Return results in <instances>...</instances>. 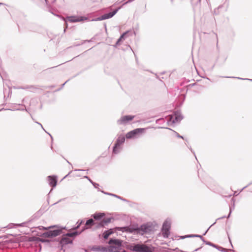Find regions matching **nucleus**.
Returning <instances> with one entry per match:
<instances>
[{
	"instance_id": "a211bd4d",
	"label": "nucleus",
	"mask_w": 252,
	"mask_h": 252,
	"mask_svg": "<svg viewBox=\"0 0 252 252\" xmlns=\"http://www.w3.org/2000/svg\"><path fill=\"white\" fill-rule=\"evenodd\" d=\"M113 233V231L112 229H109L108 230L104 231V232L102 234V237L104 239H107L109 236Z\"/></svg>"
},
{
	"instance_id": "6ab92c4d",
	"label": "nucleus",
	"mask_w": 252,
	"mask_h": 252,
	"mask_svg": "<svg viewBox=\"0 0 252 252\" xmlns=\"http://www.w3.org/2000/svg\"><path fill=\"white\" fill-rule=\"evenodd\" d=\"M122 149V148L121 146L120 147V146L115 147V144H114V145L113 147L112 153L113 154L117 155L121 152Z\"/></svg>"
},
{
	"instance_id": "4468645a",
	"label": "nucleus",
	"mask_w": 252,
	"mask_h": 252,
	"mask_svg": "<svg viewBox=\"0 0 252 252\" xmlns=\"http://www.w3.org/2000/svg\"><path fill=\"white\" fill-rule=\"evenodd\" d=\"M68 21L71 23L78 22L86 20L87 18L83 17H77L76 16H71L67 17Z\"/></svg>"
},
{
	"instance_id": "9d476101",
	"label": "nucleus",
	"mask_w": 252,
	"mask_h": 252,
	"mask_svg": "<svg viewBox=\"0 0 252 252\" xmlns=\"http://www.w3.org/2000/svg\"><path fill=\"white\" fill-rule=\"evenodd\" d=\"M98 222H95L93 219H89L85 223V225L83 227L81 232L85 229L92 228L93 226H94L96 228L97 223Z\"/></svg>"
},
{
	"instance_id": "bf43d9fd",
	"label": "nucleus",
	"mask_w": 252,
	"mask_h": 252,
	"mask_svg": "<svg viewBox=\"0 0 252 252\" xmlns=\"http://www.w3.org/2000/svg\"><path fill=\"white\" fill-rule=\"evenodd\" d=\"M200 248H198V249H195L194 251V252H197Z\"/></svg>"
},
{
	"instance_id": "c9c22d12",
	"label": "nucleus",
	"mask_w": 252,
	"mask_h": 252,
	"mask_svg": "<svg viewBox=\"0 0 252 252\" xmlns=\"http://www.w3.org/2000/svg\"><path fill=\"white\" fill-rule=\"evenodd\" d=\"M68 81H69V80H67V81H66L62 85L61 87L60 88L58 89V90H57L56 91H59L60 90H61L63 87V86H64L65 83H66Z\"/></svg>"
},
{
	"instance_id": "b1692460",
	"label": "nucleus",
	"mask_w": 252,
	"mask_h": 252,
	"mask_svg": "<svg viewBox=\"0 0 252 252\" xmlns=\"http://www.w3.org/2000/svg\"><path fill=\"white\" fill-rule=\"evenodd\" d=\"M220 9H219V7L216 8L214 9L213 11V14L215 15H219L220 13Z\"/></svg>"
},
{
	"instance_id": "052dcab7",
	"label": "nucleus",
	"mask_w": 252,
	"mask_h": 252,
	"mask_svg": "<svg viewBox=\"0 0 252 252\" xmlns=\"http://www.w3.org/2000/svg\"><path fill=\"white\" fill-rule=\"evenodd\" d=\"M226 78H234V77H229V76H227L226 77Z\"/></svg>"
},
{
	"instance_id": "473e14b6",
	"label": "nucleus",
	"mask_w": 252,
	"mask_h": 252,
	"mask_svg": "<svg viewBox=\"0 0 252 252\" xmlns=\"http://www.w3.org/2000/svg\"><path fill=\"white\" fill-rule=\"evenodd\" d=\"M23 106L22 104H14L11 106V108L10 109H12L13 108H18L17 106Z\"/></svg>"
},
{
	"instance_id": "5fc2aeb1",
	"label": "nucleus",
	"mask_w": 252,
	"mask_h": 252,
	"mask_svg": "<svg viewBox=\"0 0 252 252\" xmlns=\"http://www.w3.org/2000/svg\"><path fill=\"white\" fill-rule=\"evenodd\" d=\"M49 11H50L51 13H52L53 14L55 15V14L53 12V11H52V10H51V9H50V10H49Z\"/></svg>"
},
{
	"instance_id": "f03ea898",
	"label": "nucleus",
	"mask_w": 252,
	"mask_h": 252,
	"mask_svg": "<svg viewBox=\"0 0 252 252\" xmlns=\"http://www.w3.org/2000/svg\"><path fill=\"white\" fill-rule=\"evenodd\" d=\"M40 230H48L49 229L53 228V229L48 230V231L44 232L42 236L46 238H53L60 235L64 229L63 227H56L55 226H50L48 227H45L42 226H38Z\"/></svg>"
},
{
	"instance_id": "49530a36",
	"label": "nucleus",
	"mask_w": 252,
	"mask_h": 252,
	"mask_svg": "<svg viewBox=\"0 0 252 252\" xmlns=\"http://www.w3.org/2000/svg\"><path fill=\"white\" fill-rule=\"evenodd\" d=\"M122 40H123V39H120V38L118 39V40L117 41L116 44L117 45H119V44H120V42L121 41H122Z\"/></svg>"
},
{
	"instance_id": "f3484780",
	"label": "nucleus",
	"mask_w": 252,
	"mask_h": 252,
	"mask_svg": "<svg viewBox=\"0 0 252 252\" xmlns=\"http://www.w3.org/2000/svg\"><path fill=\"white\" fill-rule=\"evenodd\" d=\"M104 217V214L102 213H96L92 215L95 220H100Z\"/></svg>"
},
{
	"instance_id": "37998d69",
	"label": "nucleus",
	"mask_w": 252,
	"mask_h": 252,
	"mask_svg": "<svg viewBox=\"0 0 252 252\" xmlns=\"http://www.w3.org/2000/svg\"><path fill=\"white\" fill-rule=\"evenodd\" d=\"M235 199L232 198L231 200V203L233 205V208H234V206H235Z\"/></svg>"
},
{
	"instance_id": "f257e3e1",
	"label": "nucleus",
	"mask_w": 252,
	"mask_h": 252,
	"mask_svg": "<svg viewBox=\"0 0 252 252\" xmlns=\"http://www.w3.org/2000/svg\"><path fill=\"white\" fill-rule=\"evenodd\" d=\"M116 230L122 232H127L129 233H136L137 234L143 235L144 234H149L154 229V227L152 223H147L142 224L139 227L138 226H123L116 227Z\"/></svg>"
},
{
	"instance_id": "13d9d810",
	"label": "nucleus",
	"mask_w": 252,
	"mask_h": 252,
	"mask_svg": "<svg viewBox=\"0 0 252 252\" xmlns=\"http://www.w3.org/2000/svg\"><path fill=\"white\" fill-rule=\"evenodd\" d=\"M62 199H60V200H59L57 202L55 203L54 204H57V203H58V202H59L61 201H62Z\"/></svg>"
},
{
	"instance_id": "58836bf2",
	"label": "nucleus",
	"mask_w": 252,
	"mask_h": 252,
	"mask_svg": "<svg viewBox=\"0 0 252 252\" xmlns=\"http://www.w3.org/2000/svg\"><path fill=\"white\" fill-rule=\"evenodd\" d=\"M84 178H86L88 180V181H89V182L92 184V183H93L94 182L87 176H85L84 177Z\"/></svg>"
},
{
	"instance_id": "f704fd0d",
	"label": "nucleus",
	"mask_w": 252,
	"mask_h": 252,
	"mask_svg": "<svg viewBox=\"0 0 252 252\" xmlns=\"http://www.w3.org/2000/svg\"><path fill=\"white\" fill-rule=\"evenodd\" d=\"M175 133V135L176 136L178 137V138H182L183 139H184V138L183 136L180 135L178 132H176V131H174Z\"/></svg>"
},
{
	"instance_id": "ea45409f",
	"label": "nucleus",
	"mask_w": 252,
	"mask_h": 252,
	"mask_svg": "<svg viewBox=\"0 0 252 252\" xmlns=\"http://www.w3.org/2000/svg\"><path fill=\"white\" fill-rule=\"evenodd\" d=\"M111 196H113V197H116V198H117L118 199L121 198V196H119V195H118L117 194H113L112 193V195H111Z\"/></svg>"
},
{
	"instance_id": "c85d7f7f",
	"label": "nucleus",
	"mask_w": 252,
	"mask_h": 252,
	"mask_svg": "<svg viewBox=\"0 0 252 252\" xmlns=\"http://www.w3.org/2000/svg\"><path fill=\"white\" fill-rule=\"evenodd\" d=\"M36 123H37L38 125H39V126H41V127H42V129H43V130H44L46 133H47L50 135V137H51V138L52 140L53 141V138L52 136L50 133H48L47 132H46V131H45V130L44 129V128H43V126H42V125L40 123H38V122H36Z\"/></svg>"
},
{
	"instance_id": "de8ad7c7",
	"label": "nucleus",
	"mask_w": 252,
	"mask_h": 252,
	"mask_svg": "<svg viewBox=\"0 0 252 252\" xmlns=\"http://www.w3.org/2000/svg\"><path fill=\"white\" fill-rule=\"evenodd\" d=\"M122 40H123V39H120V38L118 39V40L117 41L116 44L117 45H119V44H120V42L121 41H122Z\"/></svg>"
},
{
	"instance_id": "6e6d98bb",
	"label": "nucleus",
	"mask_w": 252,
	"mask_h": 252,
	"mask_svg": "<svg viewBox=\"0 0 252 252\" xmlns=\"http://www.w3.org/2000/svg\"><path fill=\"white\" fill-rule=\"evenodd\" d=\"M65 160L66 161V162H67L68 164H69L71 165V163H70V162H69L67 159H65Z\"/></svg>"
},
{
	"instance_id": "bb28decb",
	"label": "nucleus",
	"mask_w": 252,
	"mask_h": 252,
	"mask_svg": "<svg viewBox=\"0 0 252 252\" xmlns=\"http://www.w3.org/2000/svg\"><path fill=\"white\" fill-rule=\"evenodd\" d=\"M218 249H217L218 250L221 251V252H227V250L226 249H224L222 247H220L218 246Z\"/></svg>"
},
{
	"instance_id": "7ed1b4c3",
	"label": "nucleus",
	"mask_w": 252,
	"mask_h": 252,
	"mask_svg": "<svg viewBox=\"0 0 252 252\" xmlns=\"http://www.w3.org/2000/svg\"><path fill=\"white\" fill-rule=\"evenodd\" d=\"M129 249L135 252H154L155 249L152 246L142 243H133L128 247Z\"/></svg>"
},
{
	"instance_id": "aec40b11",
	"label": "nucleus",
	"mask_w": 252,
	"mask_h": 252,
	"mask_svg": "<svg viewBox=\"0 0 252 252\" xmlns=\"http://www.w3.org/2000/svg\"><path fill=\"white\" fill-rule=\"evenodd\" d=\"M22 106H24V108H13L12 109H8V110H12V111H14V110H20V111H27L28 113H29L30 114V115H31L32 119L33 120V119L32 116V115L29 113L28 110L25 107V105H23Z\"/></svg>"
},
{
	"instance_id": "1a4fd4ad",
	"label": "nucleus",
	"mask_w": 252,
	"mask_h": 252,
	"mask_svg": "<svg viewBox=\"0 0 252 252\" xmlns=\"http://www.w3.org/2000/svg\"><path fill=\"white\" fill-rule=\"evenodd\" d=\"M183 119V116L179 111L174 112L172 117V123H176L180 122Z\"/></svg>"
},
{
	"instance_id": "e433bc0d",
	"label": "nucleus",
	"mask_w": 252,
	"mask_h": 252,
	"mask_svg": "<svg viewBox=\"0 0 252 252\" xmlns=\"http://www.w3.org/2000/svg\"><path fill=\"white\" fill-rule=\"evenodd\" d=\"M108 247H102L101 250L102 252H108Z\"/></svg>"
},
{
	"instance_id": "4d7b16f0",
	"label": "nucleus",
	"mask_w": 252,
	"mask_h": 252,
	"mask_svg": "<svg viewBox=\"0 0 252 252\" xmlns=\"http://www.w3.org/2000/svg\"><path fill=\"white\" fill-rule=\"evenodd\" d=\"M71 172H72L71 171H70V172H69V173H68L67 175H66L64 178H65L66 177L68 176V175H69V174Z\"/></svg>"
},
{
	"instance_id": "5701e85b",
	"label": "nucleus",
	"mask_w": 252,
	"mask_h": 252,
	"mask_svg": "<svg viewBox=\"0 0 252 252\" xmlns=\"http://www.w3.org/2000/svg\"><path fill=\"white\" fill-rule=\"evenodd\" d=\"M231 212H232V208H231V207H230V208H229V213L227 217L225 216H223V217H222L221 218H219L217 220H220V219H224V218H226L227 219L229 218L230 217V216Z\"/></svg>"
},
{
	"instance_id": "a18cd8bd",
	"label": "nucleus",
	"mask_w": 252,
	"mask_h": 252,
	"mask_svg": "<svg viewBox=\"0 0 252 252\" xmlns=\"http://www.w3.org/2000/svg\"><path fill=\"white\" fill-rule=\"evenodd\" d=\"M122 40H123V39H120V38L118 39V40L117 41L116 44L117 45H119V44H120V42L121 41H122Z\"/></svg>"
},
{
	"instance_id": "69168bd1",
	"label": "nucleus",
	"mask_w": 252,
	"mask_h": 252,
	"mask_svg": "<svg viewBox=\"0 0 252 252\" xmlns=\"http://www.w3.org/2000/svg\"><path fill=\"white\" fill-rule=\"evenodd\" d=\"M63 158L64 159H66L64 157H63Z\"/></svg>"
},
{
	"instance_id": "f8f14e48",
	"label": "nucleus",
	"mask_w": 252,
	"mask_h": 252,
	"mask_svg": "<svg viewBox=\"0 0 252 252\" xmlns=\"http://www.w3.org/2000/svg\"><path fill=\"white\" fill-rule=\"evenodd\" d=\"M122 241L121 240L117 239L111 238L108 241L109 245L116 247L119 250L122 246Z\"/></svg>"
},
{
	"instance_id": "c03bdc74",
	"label": "nucleus",
	"mask_w": 252,
	"mask_h": 252,
	"mask_svg": "<svg viewBox=\"0 0 252 252\" xmlns=\"http://www.w3.org/2000/svg\"><path fill=\"white\" fill-rule=\"evenodd\" d=\"M119 199H120V200H122V201H124V202H128V200H127V199H126V198H123V197H121V198H120Z\"/></svg>"
},
{
	"instance_id": "c756f323",
	"label": "nucleus",
	"mask_w": 252,
	"mask_h": 252,
	"mask_svg": "<svg viewBox=\"0 0 252 252\" xmlns=\"http://www.w3.org/2000/svg\"><path fill=\"white\" fill-rule=\"evenodd\" d=\"M207 245H209V246H212V247H213L214 248H215L216 249H218V245H215V244H213V243H211L210 242H209V243L207 244Z\"/></svg>"
},
{
	"instance_id": "a878e982",
	"label": "nucleus",
	"mask_w": 252,
	"mask_h": 252,
	"mask_svg": "<svg viewBox=\"0 0 252 252\" xmlns=\"http://www.w3.org/2000/svg\"><path fill=\"white\" fill-rule=\"evenodd\" d=\"M32 88V86H27L26 87H19L17 88H16V89H30Z\"/></svg>"
},
{
	"instance_id": "0eeeda50",
	"label": "nucleus",
	"mask_w": 252,
	"mask_h": 252,
	"mask_svg": "<svg viewBox=\"0 0 252 252\" xmlns=\"http://www.w3.org/2000/svg\"><path fill=\"white\" fill-rule=\"evenodd\" d=\"M145 130L144 128H137L127 132L126 135L127 139H132L136 137V136L143 132Z\"/></svg>"
},
{
	"instance_id": "412c9836",
	"label": "nucleus",
	"mask_w": 252,
	"mask_h": 252,
	"mask_svg": "<svg viewBox=\"0 0 252 252\" xmlns=\"http://www.w3.org/2000/svg\"><path fill=\"white\" fill-rule=\"evenodd\" d=\"M119 250L114 246L110 245L108 246V252H119Z\"/></svg>"
},
{
	"instance_id": "39448f33",
	"label": "nucleus",
	"mask_w": 252,
	"mask_h": 252,
	"mask_svg": "<svg viewBox=\"0 0 252 252\" xmlns=\"http://www.w3.org/2000/svg\"><path fill=\"white\" fill-rule=\"evenodd\" d=\"M171 228V222L170 220H165L163 223L161 232L162 236L164 238H167L169 237L170 235V230Z\"/></svg>"
},
{
	"instance_id": "9b49d317",
	"label": "nucleus",
	"mask_w": 252,
	"mask_h": 252,
	"mask_svg": "<svg viewBox=\"0 0 252 252\" xmlns=\"http://www.w3.org/2000/svg\"><path fill=\"white\" fill-rule=\"evenodd\" d=\"M47 180L49 185L52 188H55L57 186V176L56 175H50L47 177Z\"/></svg>"
},
{
	"instance_id": "dca6fc26",
	"label": "nucleus",
	"mask_w": 252,
	"mask_h": 252,
	"mask_svg": "<svg viewBox=\"0 0 252 252\" xmlns=\"http://www.w3.org/2000/svg\"><path fill=\"white\" fill-rule=\"evenodd\" d=\"M126 137L123 136V135H120L118 137V138H117V139L116 140V141L115 143V147H117V146H121V145L122 144H123V143H124V142H125V140H126Z\"/></svg>"
},
{
	"instance_id": "79ce46f5",
	"label": "nucleus",
	"mask_w": 252,
	"mask_h": 252,
	"mask_svg": "<svg viewBox=\"0 0 252 252\" xmlns=\"http://www.w3.org/2000/svg\"><path fill=\"white\" fill-rule=\"evenodd\" d=\"M134 0H127L125 2H124L123 3V5H126V4H127V3H130V2H132L133 1H134Z\"/></svg>"
},
{
	"instance_id": "6e6552de",
	"label": "nucleus",
	"mask_w": 252,
	"mask_h": 252,
	"mask_svg": "<svg viewBox=\"0 0 252 252\" xmlns=\"http://www.w3.org/2000/svg\"><path fill=\"white\" fill-rule=\"evenodd\" d=\"M134 116L132 115H125L122 116L120 119L117 120V124L119 125H126L129 121H132Z\"/></svg>"
},
{
	"instance_id": "ddd939ff",
	"label": "nucleus",
	"mask_w": 252,
	"mask_h": 252,
	"mask_svg": "<svg viewBox=\"0 0 252 252\" xmlns=\"http://www.w3.org/2000/svg\"><path fill=\"white\" fill-rule=\"evenodd\" d=\"M111 218H107L103 219L102 220H101L100 221L97 223L96 228H100L104 227L105 225H107L108 223L111 222Z\"/></svg>"
},
{
	"instance_id": "cd10ccee",
	"label": "nucleus",
	"mask_w": 252,
	"mask_h": 252,
	"mask_svg": "<svg viewBox=\"0 0 252 252\" xmlns=\"http://www.w3.org/2000/svg\"><path fill=\"white\" fill-rule=\"evenodd\" d=\"M28 222H24L21 223H17V224H13V225L16 226H24L26 223H27Z\"/></svg>"
},
{
	"instance_id": "0e129e2a",
	"label": "nucleus",
	"mask_w": 252,
	"mask_h": 252,
	"mask_svg": "<svg viewBox=\"0 0 252 252\" xmlns=\"http://www.w3.org/2000/svg\"><path fill=\"white\" fill-rule=\"evenodd\" d=\"M104 26H105V29H106V24H105V25H104Z\"/></svg>"
},
{
	"instance_id": "2eb2a0df",
	"label": "nucleus",
	"mask_w": 252,
	"mask_h": 252,
	"mask_svg": "<svg viewBox=\"0 0 252 252\" xmlns=\"http://www.w3.org/2000/svg\"><path fill=\"white\" fill-rule=\"evenodd\" d=\"M229 6V0H223V3L218 6L219 9H222L223 11H227Z\"/></svg>"
},
{
	"instance_id": "2f4dec72",
	"label": "nucleus",
	"mask_w": 252,
	"mask_h": 252,
	"mask_svg": "<svg viewBox=\"0 0 252 252\" xmlns=\"http://www.w3.org/2000/svg\"><path fill=\"white\" fill-rule=\"evenodd\" d=\"M98 191H101V192H102L103 193H104V194H105L106 195H110V196H111V195H112V193H110V192H105L104 190H101L99 189H98Z\"/></svg>"
},
{
	"instance_id": "e2e57ef3",
	"label": "nucleus",
	"mask_w": 252,
	"mask_h": 252,
	"mask_svg": "<svg viewBox=\"0 0 252 252\" xmlns=\"http://www.w3.org/2000/svg\"><path fill=\"white\" fill-rule=\"evenodd\" d=\"M3 4H4V3L0 2V5H3Z\"/></svg>"
},
{
	"instance_id": "3c124183",
	"label": "nucleus",
	"mask_w": 252,
	"mask_h": 252,
	"mask_svg": "<svg viewBox=\"0 0 252 252\" xmlns=\"http://www.w3.org/2000/svg\"><path fill=\"white\" fill-rule=\"evenodd\" d=\"M189 236V235H185V236H183L181 237V239H185V238H188V236Z\"/></svg>"
},
{
	"instance_id": "864d4df0",
	"label": "nucleus",
	"mask_w": 252,
	"mask_h": 252,
	"mask_svg": "<svg viewBox=\"0 0 252 252\" xmlns=\"http://www.w3.org/2000/svg\"><path fill=\"white\" fill-rule=\"evenodd\" d=\"M228 238H229V242H230V244H231V246L233 247V246H232V243H231V240H230V237H228Z\"/></svg>"
},
{
	"instance_id": "72a5a7b5",
	"label": "nucleus",
	"mask_w": 252,
	"mask_h": 252,
	"mask_svg": "<svg viewBox=\"0 0 252 252\" xmlns=\"http://www.w3.org/2000/svg\"><path fill=\"white\" fill-rule=\"evenodd\" d=\"M92 185H93V186L94 187V188L95 189H97V190L98 189V187H99V184H97V183H96L95 182H93L92 183Z\"/></svg>"
},
{
	"instance_id": "20e7f679",
	"label": "nucleus",
	"mask_w": 252,
	"mask_h": 252,
	"mask_svg": "<svg viewBox=\"0 0 252 252\" xmlns=\"http://www.w3.org/2000/svg\"><path fill=\"white\" fill-rule=\"evenodd\" d=\"M81 233V232L75 230L73 232H68L63 234L59 242L60 245L63 247L64 245L72 244L73 239L80 234Z\"/></svg>"
},
{
	"instance_id": "423d86ee",
	"label": "nucleus",
	"mask_w": 252,
	"mask_h": 252,
	"mask_svg": "<svg viewBox=\"0 0 252 252\" xmlns=\"http://www.w3.org/2000/svg\"><path fill=\"white\" fill-rule=\"evenodd\" d=\"M121 9V7L117 8L116 9L113 10L112 11L110 12L107 13H105L100 16H99L94 19H93V21H102L108 19H110L113 17L118 11Z\"/></svg>"
},
{
	"instance_id": "4be33fe9",
	"label": "nucleus",
	"mask_w": 252,
	"mask_h": 252,
	"mask_svg": "<svg viewBox=\"0 0 252 252\" xmlns=\"http://www.w3.org/2000/svg\"><path fill=\"white\" fill-rule=\"evenodd\" d=\"M83 220H79L77 223H76V226H75L73 229L74 230H76L77 229H78L80 226L81 225V224L83 223Z\"/></svg>"
},
{
	"instance_id": "8fccbe9b",
	"label": "nucleus",
	"mask_w": 252,
	"mask_h": 252,
	"mask_svg": "<svg viewBox=\"0 0 252 252\" xmlns=\"http://www.w3.org/2000/svg\"><path fill=\"white\" fill-rule=\"evenodd\" d=\"M238 79H241V80H250L251 81H252V79H244V78H240V77H238L237 78Z\"/></svg>"
},
{
	"instance_id": "603ef678",
	"label": "nucleus",
	"mask_w": 252,
	"mask_h": 252,
	"mask_svg": "<svg viewBox=\"0 0 252 252\" xmlns=\"http://www.w3.org/2000/svg\"><path fill=\"white\" fill-rule=\"evenodd\" d=\"M75 171H85V170L83 169H75Z\"/></svg>"
},
{
	"instance_id": "680f3d73",
	"label": "nucleus",
	"mask_w": 252,
	"mask_h": 252,
	"mask_svg": "<svg viewBox=\"0 0 252 252\" xmlns=\"http://www.w3.org/2000/svg\"><path fill=\"white\" fill-rule=\"evenodd\" d=\"M45 2H46V3H47V2H48V0H45Z\"/></svg>"
},
{
	"instance_id": "4c0bfd02",
	"label": "nucleus",
	"mask_w": 252,
	"mask_h": 252,
	"mask_svg": "<svg viewBox=\"0 0 252 252\" xmlns=\"http://www.w3.org/2000/svg\"><path fill=\"white\" fill-rule=\"evenodd\" d=\"M201 240L206 245L210 242L209 241H206L203 237H201Z\"/></svg>"
},
{
	"instance_id": "09e8293b",
	"label": "nucleus",
	"mask_w": 252,
	"mask_h": 252,
	"mask_svg": "<svg viewBox=\"0 0 252 252\" xmlns=\"http://www.w3.org/2000/svg\"><path fill=\"white\" fill-rule=\"evenodd\" d=\"M189 150L191 151V153H193V154L194 155L195 157V152L192 149V148L190 147H189ZM196 158V157H195Z\"/></svg>"
},
{
	"instance_id": "7c9ffc66",
	"label": "nucleus",
	"mask_w": 252,
	"mask_h": 252,
	"mask_svg": "<svg viewBox=\"0 0 252 252\" xmlns=\"http://www.w3.org/2000/svg\"><path fill=\"white\" fill-rule=\"evenodd\" d=\"M128 32H124L121 36H120V39H123L124 40L125 39V37L126 36V35L127 33Z\"/></svg>"
},
{
	"instance_id": "338daca9",
	"label": "nucleus",
	"mask_w": 252,
	"mask_h": 252,
	"mask_svg": "<svg viewBox=\"0 0 252 252\" xmlns=\"http://www.w3.org/2000/svg\"><path fill=\"white\" fill-rule=\"evenodd\" d=\"M63 158L64 159H66L64 157H63Z\"/></svg>"
},
{
	"instance_id": "774afa93",
	"label": "nucleus",
	"mask_w": 252,
	"mask_h": 252,
	"mask_svg": "<svg viewBox=\"0 0 252 252\" xmlns=\"http://www.w3.org/2000/svg\"><path fill=\"white\" fill-rule=\"evenodd\" d=\"M63 158L64 159H66L64 157H63Z\"/></svg>"
},
{
	"instance_id": "393cba45",
	"label": "nucleus",
	"mask_w": 252,
	"mask_h": 252,
	"mask_svg": "<svg viewBox=\"0 0 252 252\" xmlns=\"http://www.w3.org/2000/svg\"><path fill=\"white\" fill-rule=\"evenodd\" d=\"M188 237H189V238L199 237L201 239V237H202V236L200 235H198V234H190V235H189Z\"/></svg>"
},
{
	"instance_id": "a19ab883",
	"label": "nucleus",
	"mask_w": 252,
	"mask_h": 252,
	"mask_svg": "<svg viewBox=\"0 0 252 252\" xmlns=\"http://www.w3.org/2000/svg\"><path fill=\"white\" fill-rule=\"evenodd\" d=\"M216 223V222H215L213 224H212L207 230L204 233V234H203V235H205L206 234V233H207L208 230L210 228V227L213 226V225H214Z\"/></svg>"
}]
</instances>
